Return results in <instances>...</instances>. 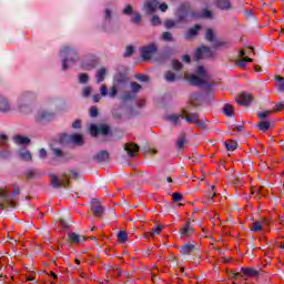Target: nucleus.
Wrapping results in <instances>:
<instances>
[{
	"label": "nucleus",
	"instance_id": "nucleus-31",
	"mask_svg": "<svg viewBox=\"0 0 284 284\" xmlns=\"http://www.w3.org/2000/svg\"><path fill=\"white\" fill-rule=\"evenodd\" d=\"M190 225H191V223H190V221H187L185 226L182 227L181 234L183 236H190V235L194 234V230H192Z\"/></svg>",
	"mask_w": 284,
	"mask_h": 284
},
{
	"label": "nucleus",
	"instance_id": "nucleus-30",
	"mask_svg": "<svg viewBox=\"0 0 284 284\" xmlns=\"http://www.w3.org/2000/svg\"><path fill=\"white\" fill-rule=\"evenodd\" d=\"M191 17L193 19H199V17H202L203 19H212V11L204 9L202 14L191 13Z\"/></svg>",
	"mask_w": 284,
	"mask_h": 284
},
{
	"label": "nucleus",
	"instance_id": "nucleus-3",
	"mask_svg": "<svg viewBox=\"0 0 284 284\" xmlns=\"http://www.w3.org/2000/svg\"><path fill=\"white\" fill-rule=\"evenodd\" d=\"M197 74H192L187 78L191 85H196L197 88H205L207 83H210V75L205 71V68L199 67L197 68Z\"/></svg>",
	"mask_w": 284,
	"mask_h": 284
},
{
	"label": "nucleus",
	"instance_id": "nucleus-5",
	"mask_svg": "<svg viewBox=\"0 0 284 284\" xmlns=\"http://www.w3.org/2000/svg\"><path fill=\"white\" fill-rule=\"evenodd\" d=\"M205 39H206V41L212 43V48H214V49H216V48H230V45H231L229 41L219 40L216 38V34L214 33V31L212 29L206 30Z\"/></svg>",
	"mask_w": 284,
	"mask_h": 284
},
{
	"label": "nucleus",
	"instance_id": "nucleus-40",
	"mask_svg": "<svg viewBox=\"0 0 284 284\" xmlns=\"http://www.w3.org/2000/svg\"><path fill=\"white\" fill-rule=\"evenodd\" d=\"M270 125H272L270 122L262 120L258 124V129L262 132H267V130H270Z\"/></svg>",
	"mask_w": 284,
	"mask_h": 284
},
{
	"label": "nucleus",
	"instance_id": "nucleus-60",
	"mask_svg": "<svg viewBox=\"0 0 284 284\" xmlns=\"http://www.w3.org/2000/svg\"><path fill=\"white\" fill-rule=\"evenodd\" d=\"M90 116H92V118L99 116V110L97 109V106H91Z\"/></svg>",
	"mask_w": 284,
	"mask_h": 284
},
{
	"label": "nucleus",
	"instance_id": "nucleus-59",
	"mask_svg": "<svg viewBox=\"0 0 284 284\" xmlns=\"http://www.w3.org/2000/svg\"><path fill=\"white\" fill-rule=\"evenodd\" d=\"M52 152L54 154V156L61 159V156H63V151L61 149H52Z\"/></svg>",
	"mask_w": 284,
	"mask_h": 284
},
{
	"label": "nucleus",
	"instance_id": "nucleus-62",
	"mask_svg": "<svg viewBox=\"0 0 284 284\" xmlns=\"http://www.w3.org/2000/svg\"><path fill=\"white\" fill-rule=\"evenodd\" d=\"M59 225L60 227H62V230H68L70 227V225H68V222H65L64 220H60Z\"/></svg>",
	"mask_w": 284,
	"mask_h": 284
},
{
	"label": "nucleus",
	"instance_id": "nucleus-1",
	"mask_svg": "<svg viewBox=\"0 0 284 284\" xmlns=\"http://www.w3.org/2000/svg\"><path fill=\"white\" fill-rule=\"evenodd\" d=\"M20 190L19 186H13V194L10 193L8 186L0 187V209L1 210H13L17 207V202L14 196H19Z\"/></svg>",
	"mask_w": 284,
	"mask_h": 284
},
{
	"label": "nucleus",
	"instance_id": "nucleus-56",
	"mask_svg": "<svg viewBox=\"0 0 284 284\" xmlns=\"http://www.w3.org/2000/svg\"><path fill=\"white\" fill-rule=\"evenodd\" d=\"M132 99V92L128 91L122 94V101H130Z\"/></svg>",
	"mask_w": 284,
	"mask_h": 284
},
{
	"label": "nucleus",
	"instance_id": "nucleus-10",
	"mask_svg": "<svg viewBox=\"0 0 284 284\" xmlns=\"http://www.w3.org/2000/svg\"><path fill=\"white\" fill-rule=\"evenodd\" d=\"M62 143H74V145H83V136L80 134H68L64 133L61 136Z\"/></svg>",
	"mask_w": 284,
	"mask_h": 284
},
{
	"label": "nucleus",
	"instance_id": "nucleus-14",
	"mask_svg": "<svg viewBox=\"0 0 284 284\" xmlns=\"http://www.w3.org/2000/svg\"><path fill=\"white\" fill-rule=\"evenodd\" d=\"M156 8H159V1L145 0L143 10L146 12V14H154V12H156Z\"/></svg>",
	"mask_w": 284,
	"mask_h": 284
},
{
	"label": "nucleus",
	"instance_id": "nucleus-47",
	"mask_svg": "<svg viewBox=\"0 0 284 284\" xmlns=\"http://www.w3.org/2000/svg\"><path fill=\"white\" fill-rule=\"evenodd\" d=\"M162 39H163V41H174L172 33H170L168 31L162 33Z\"/></svg>",
	"mask_w": 284,
	"mask_h": 284
},
{
	"label": "nucleus",
	"instance_id": "nucleus-51",
	"mask_svg": "<svg viewBox=\"0 0 284 284\" xmlns=\"http://www.w3.org/2000/svg\"><path fill=\"white\" fill-rule=\"evenodd\" d=\"M131 21H132V23H141L140 13H133V16L131 17Z\"/></svg>",
	"mask_w": 284,
	"mask_h": 284
},
{
	"label": "nucleus",
	"instance_id": "nucleus-23",
	"mask_svg": "<svg viewBox=\"0 0 284 284\" xmlns=\"http://www.w3.org/2000/svg\"><path fill=\"white\" fill-rule=\"evenodd\" d=\"M54 116V113L48 112L45 110L39 111L37 114V119L41 120H50Z\"/></svg>",
	"mask_w": 284,
	"mask_h": 284
},
{
	"label": "nucleus",
	"instance_id": "nucleus-15",
	"mask_svg": "<svg viewBox=\"0 0 284 284\" xmlns=\"http://www.w3.org/2000/svg\"><path fill=\"white\" fill-rule=\"evenodd\" d=\"M12 141L16 145H20L21 148H26V145H30V138L26 135H13Z\"/></svg>",
	"mask_w": 284,
	"mask_h": 284
},
{
	"label": "nucleus",
	"instance_id": "nucleus-4",
	"mask_svg": "<svg viewBox=\"0 0 284 284\" xmlns=\"http://www.w3.org/2000/svg\"><path fill=\"white\" fill-rule=\"evenodd\" d=\"M182 119H185L186 123H193L194 125H197V128H202V130H205V128H207V123L205 122V120H201L199 113H190L183 110Z\"/></svg>",
	"mask_w": 284,
	"mask_h": 284
},
{
	"label": "nucleus",
	"instance_id": "nucleus-57",
	"mask_svg": "<svg viewBox=\"0 0 284 284\" xmlns=\"http://www.w3.org/2000/svg\"><path fill=\"white\" fill-rule=\"evenodd\" d=\"M135 79H136L138 81H141L142 83H145L146 81H149L148 75H143V74H138V75H135Z\"/></svg>",
	"mask_w": 284,
	"mask_h": 284
},
{
	"label": "nucleus",
	"instance_id": "nucleus-46",
	"mask_svg": "<svg viewBox=\"0 0 284 284\" xmlns=\"http://www.w3.org/2000/svg\"><path fill=\"white\" fill-rule=\"evenodd\" d=\"M131 90L133 93L140 92L141 91V84L136 82H131Z\"/></svg>",
	"mask_w": 284,
	"mask_h": 284
},
{
	"label": "nucleus",
	"instance_id": "nucleus-52",
	"mask_svg": "<svg viewBox=\"0 0 284 284\" xmlns=\"http://www.w3.org/2000/svg\"><path fill=\"white\" fill-rule=\"evenodd\" d=\"M132 54H134V47H132V45L126 47L124 57H132Z\"/></svg>",
	"mask_w": 284,
	"mask_h": 284
},
{
	"label": "nucleus",
	"instance_id": "nucleus-17",
	"mask_svg": "<svg viewBox=\"0 0 284 284\" xmlns=\"http://www.w3.org/2000/svg\"><path fill=\"white\" fill-rule=\"evenodd\" d=\"M237 103L240 105H248L250 103H252V94L250 93L240 94V97L237 98Z\"/></svg>",
	"mask_w": 284,
	"mask_h": 284
},
{
	"label": "nucleus",
	"instance_id": "nucleus-29",
	"mask_svg": "<svg viewBox=\"0 0 284 284\" xmlns=\"http://www.w3.org/2000/svg\"><path fill=\"white\" fill-rule=\"evenodd\" d=\"M241 272L244 276H250L256 278L258 276V271L254 268H241Z\"/></svg>",
	"mask_w": 284,
	"mask_h": 284
},
{
	"label": "nucleus",
	"instance_id": "nucleus-38",
	"mask_svg": "<svg viewBox=\"0 0 284 284\" xmlns=\"http://www.w3.org/2000/svg\"><path fill=\"white\" fill-rule=\"evenodd\" d=\"M97 67V61L91 60L89 63L88 62H82V68L83 70H92Z\"/></svg>",
	"mask_w": 284,
	"mask_h": 284
},
{
	"label": "nucleus",
	"instance_id": "nucleus-21",
	"mask_svg": "<svg viewBox=\"0 0 284 284\" xmlns=\"http://www.w3.org/2000/svg\"><path fill=\"white\" fill-rule=\"evenodd\" d=\"M11 106L10 102H8V99L6 97L0 95V112H10Z\"/></svg>",
	"mask_w": 284,
	"mask_h": 284
},
{
	"label": "nucleus",
	"instance_id": "nucleus-41",
	"mask_svg": "<svg viewBox=\"0 0 284 284\" xmlns=\"http://www.w3.org/2000/svg\"><path fill=\"white\" fill-rule=\"evenodd\" d=\"M165 80H166L169 83H172V82L176 81V74H174V72L168 71V72L165 73Z\"/></svg>",
	"mask_w": 284,
	"mask_h": 284
},
{
	"label": "nucleus",
	"instance_id": "nucleus-16",
	"mask_svg": "<svg viewBox=\"0 0 284 284\" xmlns=\"http://www.w3.org/2000/svg\"><path fill=\"white\" fill-rule=\"evenodd\" d=\"M124 150H125L126 154H129L132 159H134V156H136V154H139V146L134 143H126L124 145Z\"/></svg>",
	"mask_w": 284,
	"mask_h": 284
},
{
	"label": "nucleus",
	"instance_id": "nucleus-37",
	"mask_svg": "<svg viewBox=\"0 0 284 284\" xmlns=\"http://www.w3.org/2000/svg\"><path fill=\"white\" fill-rule=\"evenodd\" d=\"M263 225H264L263 222H258V221L253 222L251 230L252 232H261V230H263Z\"/></svg>",
	"mask_w": 284,
	"mask_h": 284
},
{
	"label": "nucleus",
	"instance_id": "nucleus-19",
	"mask_svg": "<svg viewBox=\"0 0 284 284\" xmlns=\"http://www.w3.org/2000/svg\"><path fill=\"white\" fill-rule=\"evenodd\" d=\"M240 59H242L237 62V65H240V68H245L247 63H252L254 61L252 58L245 57V51L243 50L240 51Z\"/></svg>",
	"mask_w": 284,
	"mask_h": 284
},
{
	"label": "nucleus",
	"instance_id": "nucleus-55",
	"mask_svg": "<svg viewBox=\"0 0 284 284\" xmlns=\"http://www.w3.org/2000/svg\"><path fill=\"white\" fill-rule=\"evenodd\" d=\"M90 94H92V88L91 87H85L82 91V95L84 98H88Z\"/></svg>",
	"mask_w": 284,
	"mask_h": 284
},
{
	"label": "nucleus",
	"instance_id": "nucleus-39",
	"mask_svg": "<svg viewBox=\"0 0 284 284\" xmlns=\"http://www.w3.org/2000/svg\"><path fill=\"white\" fill-rule=\"evenodd\" d=\"M223 112L226 116H232L234 114V106H232L231 104H225Z\"/></svg>",
	"mask_w": 284,
	"mask_h": 284
},
{
	"label": "nucleus",
	"instance_id": "nucleus-34",
	"mask_svg": "<svg viewBox=\"0 0 284 284\" xmlns=\"http://www.w3.org/2000/svg\"><path fill=\"white\" fill-rule=\"evenodd\" d=\"M276 88L280 92H284V78L281 75L275 77Z\"/></svg>",
	"mask_w": 284,
	"mask_h": 284
},
{
	"label": "nucleus",
	"instance_id": "nucleus-7",
	"mask_svg": "<svg viewBox=\"0 0 284 284\" xmlns=\"http://www.w3.org/2000/svg\"><path fill=\"white\" fill-rule=\"evenodd\" d=\"M50 183L51 186L55 190L59 187H68L70 185V181L68 180V175H63L61 179L55 174H50Z\"/></svg>",
	"mask_w": 284,
	"mask_h": 284
},
{
	"label": "nucleus",
	"instance_id": "nucleus-22",
	"mask_svg": "<svg viewBox=\"0 0 284 284\" xmlns=\"http://www.w3.org/2000/svg\"><path fill=\"white\" fill-rule=\"evenodd\" d=\"M93 159L94 161H97V163H103V161H108V159H110V154L108 153V151H101L97 155H94Z\"/></svg>",
	"mask_w": 284,
	"mask_h": 284
},
{
	"label": "nucleus",
	"instance_id": "nucleus-18",
	"mask_svg": "<svg viewBox=\"0 0 284 284\" xmlns=\"http://www.w3.org/2000/svg\"><path fill=\"white\" fill-rule=\"evenodd\" d=\"M68 239L70 243H73L74 245H79V243H82V241H85V237L83 235H79L77 233H69Z\"/></svg>",
	"mask_w": 284,
	"mask_h": 284
},
{
	"label": "nucleus",
	"instance_id": "nucleus-25",
	"mask_svg": "<svg viewBox=\"0 0 284 284\" xmlns=\"http://www.w3.org/2000/svg\"><path fill=\"white\" fill-rule=\"evenodd\" d=\"M28 99H34V93L30 91L22 93V95L18 99L20 110H21V103H23V101H28Z\"/></svg>",
	"mask_w": 284,
	"mask_h": 284
},
{
	"label": "nucleus",
	"instance_id": "nucleus-6",
	"mask_svg": "<svg viewBox=\"0 0 284 284\" xmlns=\"http://www.w3.org/2000/svg\"><path fill=\"white\" fill-rule=\"evenodd\" d=\"M12 151H10V144H8V135L0 134V159H10Z\"/></svg>",
	"mask_w": 284,
	"mask_h": 284
},
{
	"label": "nucleus",
	"instance_id": "nucleus-54",
	"mask_svg": "<svg viewBox=\"0 0 284 284\" xmlns=\"http://www.w3.org/2000/svg\"><path fill=\"white\" fill-rule=\"evenodd\" d=\"M152 26H161V18L159 16H153L151 19Z\"/></svg>",
	"mask_w": 284,
	"mask_h": 284
},
{
	"label": "nucleus",
	"instance_id": "nucleus-64",
	"mask_svg": "<svg viewBox=\"0 0 284 284\" xmlns=\"http://www.w3.org/2000/svg\"><path fill=\"white\" fill-rule=\"evenodd\" d=\"M100 92H101V95H102V97H108V87L102 85V87L100 88Z\"/></svg>",
	"mask_w": 284,
	"mask_h": 284
},
{
	"label": "nucleus",
	"instance_id": "nucleus-11",
	"mask_svg": "<svg viewBox=\"0 0 284 284\" xmlns=\"http://www.w3.org/2000/svg\"><path fill=\"white\" fill-rule=\"evenodd\" d=\"M90 134L91 136H98L99 134H103V136H108V134H110V126L102 124L98 128L95 124H91Z\"/></svg>",
	"mask_w": 284,
	"mask_h": 284
},
{
	"label": "nucleus",
	"instance_id": "nucleus-49",
	"mask_svg": "<svg viewBox=\"0 0 284 284\" xmlns=\"http://www.w3.org/2000/svg\"><path fill=\"white\" fill-rule=\"evenodd\" d=\"M164 26H165L166 30H172V28H174V26H176V22H174V20H166L164 22Z\"/></svg>",
	"mask_w": 284,
	"mask_h": 284
},
{
	"label": "nucleus",
	"instance_id": "nucleus-48",
	"mask_svg": "<svg viewBox=\"0 0 284 284\" xmlns=\"http://www.w3.org/2000/svg\"><path fill=\"white\" fill-rule=\"evenodd\" d=\"M162 230H163L162 226H158V227L153 229V230L151 231V237L154 239V236L161 234Z\"/></svg>",
	"mask_w": 284,
	"mask_h": 284
},
{
	"label": "nucleus",
	"instance_id": "nucleus-63",
	"mask_svg": "<svg viewBox=\"0 0 284 284\" xmlns=\"http://www.w3.org/2000/svg\"><path fill=\"white\" fill-rule=\"evenodd\" d=\"M133 9L132 6L128 4L126 8L123 10V14H132Z\"/></svg>",
	"mask_w": 284,
	"mask_h": 284
},
{
	"label": "nucleus",
	"instance_id": "nucleus-61",
	"mask_svg": "<svg viewBox=\"0 0 284 284\" xmlns=\"http://www.w3.org/2000/svg\"><path fill=\"white\" fill-rule=\"evenodd\" d=\"M116 94H118L116 87H112L109 91V97H111V99H114V97H116Z\"/></svg>",
	"mask_w": 284,
	"mask_h": 284
},
{
	"label": "nucleus",
	"instance_id": "nucleus-28",
	"mask_svg": "<svg viewBox=\"0 0 284 284\" xmlns=\"http://www.w3.org/2000/svg\"><path fill=\"white\" fill-rule=\"evenodd\" d=\"M199 30H201V24H195L193 28L189 30L185 36V39H192V37H196L199 34Z\"/></svg>",
	"mask_w": 284,
	"mask_h": 284
},
{
	"label": "nucleus",
	"instance_id": "nucleus-26",
	"mask_svg": "<svg viewBox=\"0 0 284 284\" xmlns=\"http://www.w3.org/2000/svg\"><path fill=\"white\" fill-rule=\"evenodd\" d=\"M18 154L20 159H22V161H32V154L26 149H21L20 151H18Z\"/></svg>",
	"mask_w": 284,
	"mask_h": 284
},
{
	"label": "nucleus",
	"instance_id": "nucleus-27",
	"mask_svg": "<svg viewBox=\"0 0 284 284\" xmlns=\"http://www.w3.org/2000/svg\"><path fill=\"white\" fill-rule=\"evenodd\" d=\"M166 119L173 123V125H179V123H181V119H183V114H170L166 116Z\"/></svg>",
	"mask_w": 284,
	"mask_h": 284
},
{
	"label": "nucleus",
	"instance_id": "nucleus-44",
	"mask_svg": "<svg viewBox=\"0 0 284 284\" xmlns=\"http://www.w3.org/2000/svg\"><path fill=\"white\" fill-rule=\"evenodd\" d=\"M199 99H201V93H193L191 95L192 105H199V103H196V101H199Z\"/></svg>",
	"mask_w": 284,
	"mask_h": 284
},
{
	"label": "nucleus",
	"instance_id": "nucleus-12",
	"mask_svg": "<svg viewBox=\"0 0 284 284\" xmlns=\"http://www.w3.org/2000/svg\"><path fill=\"white\" fill-rule=\"evenodd\" d=\"M214 52L210 49V47H201L195 51V59L199 61L200 59H210Z\"/></svg>",
	"mask_w": 284,
	"mask_h": 284
},
{
	"label": "nucleus",
	"instance_id": "nucleus-32",
	"mask_svg": "<svg viewBox=\"0 0 284 284\" xmlns=\"http://www.w3.org/2000/svg\"><path fill=\"white\" fill-rule=\"evenodd\" d=\"M185 133H181L178 138L176 141V148L178 150H183L184 145H185Z\"/></svg>",
	"mask_w": 284,
	"mask_h": 284
},
{
	"label": "nucleus",
	"instance_id": "nucleus-45",
	"mask_svg": "<svg viewBox=\"0 0 284 284\" xmlns=\"http://www.w3.org/2000/svg\"><path fill=\"white\" fill-rule=\"evenodd\" d=\"M26 176L27 179H34V176H37V170H33V169H29L27 172H26Z\"/></svg>",
	"mask_w": 284,
	"mask_h": 284
},
{
	"label": "nucleus",
	"instance_id": "nucleus-8",
	"mask_svg": "<svg viewBox=\"0 0 284 284\" xmlns=\"http://www.w3.org/2000/svg\"><path fill=\"white\" fill-rule=\"evenodd\" d=\"M158 47L155 43H150L149 45H144L140 49L141 57L143 61H150L153 54L156 52Z\"/></svg>",
	"mask_w": 284,
	"mask_h": 284
},
{
	"label": "nucleus",
	"instance_id": "nucleus-13",
	"mask_svg": "<svg viewBox=\"0 0 284 284\" xmlns=\"http://www.w3.org/2000/svg\"><path fill=\"white\" fill-rule=\"evenodd\" d=\"M91 211L93 212V216L101 217L103 216L104 209L101 205V202L97 199L91 201Z\"/></svg>",
	"mask_w": 284,
	"mask_h": 284
},
{
	"label": "nucleus",
	"instance_id": "nucleus-35",
	"mask_svg": "<svg viewBox=\"0 0 284 284\" xmlns=\"http://www.w3.org/2000/svg\"><path fill=\"white\" fill-rule=\"evenodd\" d=\"M104 23L105 26H110L112 23V10L105 9L104 11Z\"/></svg>",
	"mask_w": 284,
	"mask_h": 284
},
{
	"label": "nucleus",
	"instance_id": "nucleus-24",
	"mask_svg": "<svg viewBox=\"0 0 284 284\" xmlns=\"http://www.w3.org/2000/svg\"><path fill=\"white\" fill-rule=\"evenodd\" d=\"M216 6L220 10H230L232 2H230V0H217Z\"/></svg>",
	"mask_w": 284,
	"mask_h": 284
},
{
	"label": "nucleus",
	"instance_id": "nucleus-50",
	"mask_svg": "<svg viewBox=\"0 0 284 284\" xmlns=\"http://www.w3.org/2000/svg\"><path fill=\"white\" fill-rule=\"evenodd\" d=\"M172 199L174 203H179L180 201H183V195L181 193H173Z\"/></svg>",
	"mask_w": 284,
	"mask_h": 284
},
{
	"label": "nucleus",
	"instance_id": "nucleus-33",
	"mask_svg": "<svg viewBox=\"0 0 284 284\" xmlns=\"http://www.w3.org/2000/svg\"><path fill=\"white\" fill-rule=\"evenodd\" d=\"M226 150H229V152H234V150H236L239 143H236V141H233V140H230V141H226L224 143Z\"/></svg>",
	"mask_w": 284,
	"mask_h": 284
},
{
	"label": "nucleus",
	"instance_id": "nucleus-42",
	"mask_svg": "<svg viewBox=\"0 0 284 284\" xmlns=\"http://www.w3.org/2000/svg\"><path fill=\"white\" fill-rule=\"evenodd\" d=\"M118 239L120 243H125V241H128V233L125 231H120L118 233Z\"/></svg>",
	"mask_w": 284,
	"mask_h": 284
},
{
	"label": "nucleus",
	"instance_id": "nucleus-53",
	"mask_svg": "<svg viewBox=\"0 0 284 284\" xmlns=\"http://www.w3.org/2000/svg\"><path fill=\"white\" fill-rule=\"evenodd\" d=\"M88 81H90V78L88 77V74H85V73L80 74V77H79L80 83H88Z\"/></svg>",
	"mask_w": 284,
	"mask_h": 284
},
{
	"label": "nucleus",
	"instance_id": "nucleus-43",
	"mask_svg": "<svg viewBox=\"0 0 284 284\" xmlns=\"http://www.w3.org/2000/svg\"><path fill=\"white\" fill-rule=\"evenodd\" d=\"M270 114H272V111H262L257 113V118L261 119L262 121H265V119H267Z\"/></svg>",
	"mask_w": 284,
	"mask_h": 284
},
{
	"label": "nucleus",
	"instance_id": "nucleus-20",
	"mask_svg": "<svg viewBox=\"0 0 284 284\" xmlns=\"http://www.w3.org/2000/svg\"><path fill=\"white\" fill-rule=\"evenodd\" d=\"M194 250H196V246L194 244H184L181 250H180V253L183 255V256H187L190 254H192V252H194Z\"/></svg>",
	"mask_w": 284,
	"mask_h": 284
},
{
	"label": "nucleus",
	"instance_id": "nucleus-58",
	"mask_svg": "<svg viewBox=\"0 0 284 284\" xmlns=\"http://www.w3.org/2000/svg\"><path fill=\"white\" fill-rule=\"evenodd\" d=\"M183 68V64L179 60L173 61V70H181Z\"/></svg>",
	"mask_w": 284,
	"mask_h": 284
},
{
	"label": "nucleus",
	"instance_id": "nucleus-36",
	"mask_svg": "<svg viewBox=\"0 0 284 284\" xmlns=\"http://www.w3.org/2000/svg\"><path fill=\"white\" fill-rule=\"evenodd\" d=\"M105 68H101L100 70H98L97 72V79H98V83H101L105 80Z\"/></svg>",
	"mask_w": 284,
	"mask_h": 284
},
{
	"label": "nucleus",
	"instance_id": "nucleus-9",
	"mask_svg": "<svg viewBox=\"0 0 284 284\" xmlns=\"http://www.w3.org/2000/svg\"><path fill=\"white\" fill-rule=\"evenodd\" d=\"M175 16L179 18L180 22H185L187 21V17H190V3L184 2L180 4L178 8Z\"/></svg>",
	"mask_w": 284,
	"mask_h": 284
},
{
	"label": "nucleus",
	"instance_id": "nucleus-2",
	"mask_svg": "<svg viewBox=\"0 0 284 284\" xmlns=\"http://www.w3.org/2000/svg\"><path fill=\"white\" fill-rule=\"evenodd\" d=\"M60 57L62 59V70H68V68L74 65L75 61H79V53H77V49H72L70 47L62 48Z\"/></svg>",
	"mask_w": 284,
	"mask_h": 284
}]
</instances>
